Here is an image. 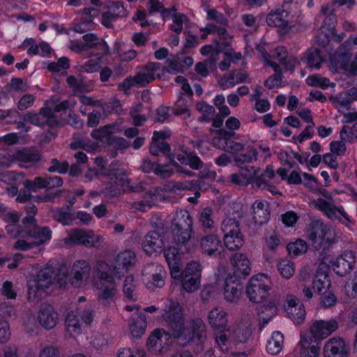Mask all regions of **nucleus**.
Instances as JSON below:
<instances>
[{
  "label": "nucleus",
  "mask_w": 357,
  "mask_h": 357,
  "mask_svg": "<svg viewBox=\"0 0 357 357\" xmlns=\"http://www.w3.org/2000/svg\"><path fill=\"white\" fill-rule=\"evenodd\" d=\"M182 249L183 248L173 245L165 251L164 255L169 266L175 267L176 265H180L181 256L179 252L183 253L185 252V250H183Z\"/></svg>",
  "instance_id": "nucleus-31"
},
{
  "label": "nucleus",
  "mask_w": 357,
  "mask_h": 357,
  "mask_svg": "<svg viewBox=\"0 0 357 357\" xmlns=\"http://www.w3.org/2000/svg\"><path fill=\"white\" fill-rule=\"evenodd\" d=\"M162 317L167 324L168 331L156 328L147 340L148 349L155 355L165 354L169 349L168 345L162 346L163 335L178 339L181 338L185 329L181 307L178 301L169 300Z\"/></svg>",
  "instance_id": "nucleus-1"
},
{
  "label": "nucleus",
  "mask_w": 357,
  "mask_h": 357,
  "mask_svg": "<svg viewBox=\"0 0 357 357\" xmlns=\"http://www.w3.org/2000/svg\"><path fill=\"white\" fill-rule=\"evenodd\" d=\"M243 287L241 280L228 275L225 280L224 296L231 303L237 302L242 294Z\"/></svg>",
  "instance_id": "nucleus-20"
},
{
  "label": "nucleus",
  "mask_w": 357,
  "mask_h": 357,
  "mask_svg": "<svg viewBox=\"0 0 357 357\" xmlns=\"http://www.w3.org/2000/svg\"><path fill=\"white\" fill-rule=\"evenodd\" d=\"M305 59L310 68H316L319 69L324 61L321 52L319 49H310L305 53Z\"/></svg>",
  "instance_id": "nucleus-34"
},
{
  "label": "nucleus",
  "mask_w": 357,
  "mask_h": 357,
  "mask_svg": "<svg viewBox=\"0 0 357 357\" xmlns=\"http://www.w3.org/2000/svg\"><path fill=\"white\" fill-rule=\"evenodd\" d=\"M266 23L270 26L279 27L287 31L291 28L289 13L284 8L271 12L266 17Z\"/></svg>",
  "instance_id": "nucleus-22"
},
{
  "label": "nucleus",
  "mask_w": 357,
  "mask_h": 357,
  "mask_svg": "<svg viewBox=\"0 0 357 357\" xmlns=\"http://www.w3.org/2000/svg\"><path fill=\"white\" fill-rule=\"evenodd\" d=\"M65 326L70 335H75L80 333V324L77 312L71 311L66 318Z\"/></svg>",
  "instance_id": "nucleus-33"
},
{
  "label": "nucleus",
  "mask_w": 357,
  "mask_h": 357,
  "mask_svg": "<svg viewBox=\"0 0 357 357\" xmlns=\"http://www.w3.org/2000/svg\"><path fill=\"white\" fill-rule=\"evenodd\" d=\"M158 63H149L144 69V73H139L134 76L136 84L141 86H145L147 84L155 79V73L157 72L160 67Z\"/></svg>",
  "instance_id": "nucleus-27"
},
{
  "label": "nucleus",
  "mask_w": 357,
  "mask_h": 357,
  "mask_svg": "<svg viewBox=\"0 0 357 357\" xmlns=\"http://www.w3.org/2000/svg\"><path fill=\"white\" fill-rule=\"evenodd\" d=\"M221 231L224 234V243L230 250L240 249L245 243L239 222L235 218H227L221 224Z\"/></svg>",
  "instance_id": "nucleus-5"
},
{
  "label": "nucleus",
  "mask_w": 357,
  "mask_h": 357,
  "mask_svg": "<svg viewBox=\"0 0 357 357\" xmlns=\"http://www.w3.org/2000/svg\"><path fill=\"white\" fill-rule=\"evenodd\" d=\"M24 229L27 236L36 240L33 242L36 247L43 245L51 238V230L47 227L38 226L36 221L34 224L24 225Z\"/></svg>",
  "instance_id": "nucleus-17"
},
{
  "label": "nucleus",
  "mask_w": 357,
  "mask_h": 357,
  "mask_svg": "<svg viewBox=\"0 0 357 357\" xmlns=\"http://www.w3.org/2000/svg\"><path fill=\"white\" fill-rule=\"evenodd\" d=\"M231 262L234 271L230 276L241 280L250 274V261L245 255L234 253L231 257Z\"/></svg>",
  "instance_id": "nucleus-18"
},
{
  "label": "nucleus",
  "mask_w": 357,
  "mask_h": 357,
  "mask_svg": "<svg viewBox=\"0 0 357 357\" xmlns=\"http://www.w3.org/2000/svg\"><path fill=\"white\" fill-rule=\"evenodd\" d=\"M200 30L202 31H207L208 33H216L223 40H226L229 38L227 31L224 27L218 26L213 24H208L205 28Z\"/></svg>",
  "instance_id": "nucleus-47"
},
{
  "label": "nucleus",
  "mask_w": 357,
  "mask_h": 357,
  "mask_svg": "<svg viewBox=\"0 0 357 357\" xmlns=\"http://www.w3.org/2000/svg\"><path fill=\"white\" fill-rule=\"evenodd\" d=\"M52 216L54 220L64 225H69L74 220L72 210L64 208H59L52 211Z\"/></svg>",
  "instance_id": "nucleus-36"
},
{
  "label": "nucleus",
  "mask_w": 357,
  "mask_h": 357,
  "mask_svg": "<svg viewBox=\"0 0 357 357\" xmlns=\"http://www.w3.org/2000/svg\"><path fill=\"white\" fill-rule=\"evenodd\" d=\"M162 266L158 263H149L147 264L143 271L142 274L147 280H150L151 278L159 272Z\"/></svg>",
  "instance_id": "nucleus-55"
},
{
  "label": "nucleus",
  "mask_w": 357,
  "mask_h": 357,
  "mask_svg": "<svg viewBox=\"0 0 357 357\" xmlns=\"http://www.w3.org/2000/svg\"><path fill=\"white\" fill-rule=\"evenodd\" d=\"M257 172H259V169H255L253 166L250 165L241 167L239 169V172L241 174V176H243L245 180H248V184L252 183L257 174Z\"/></svg>",
  "instance_id": "nucleus-52"
},
{
  "label": "nucleus",
  "mask_w": 357,
  "mask_h": 357,
  "mask_svg": "<svg viewBox=\"0 0 357 357\" xmlns=\"http://www.w3.org/2000/svg\"><path fill=\"white\" fill-rule=\"evenodd\" d=\"M270 213L268 210L253 211V220L255 225H262L268 221Z\"/></svg>",
  "instance_id": "nucleus-57"
},
{
  "label": "nucleus",
  "mask_w": 357,
  "mask_h": 357,
  "mask_svg": "<svg viewBox=\"0 0 357 357\" xmlns=\"http://www.w3.org/2000/svg\"><path fill=\"white\" fill-rule=\"evenodd\" d=\"M330 230H326V228L322 222L319 220H313L309 225V227L306 231L307 238L312 243H315L318 241L321 243L324 241L331 243L330 237L328 236L331 234Z\"/></svg>",
  "instance_id": "nucleus-19"
},
{
  "label": "nucleus",
  "mask_w": 357,
  "mask_h": 357,
  "mask_svg": "<svg viewBox=\"0 0 357 357\" xmlns=\"http://www.w3.org/2000/svg\"><path fill=\"white\" fill-rule=\"evenodd\" d=\"M13 158L20 162L31 166L39 162L42 158V155L40 151L35 147H24L16 151L13 154Z\"/></svg>",
  "instance_id": "nucleus-24"
},
{
  "label": "nucleus",
  "mask_w": 357,
  "mask_h": 357,
  "mask_svg": "<svg viewBox=\"0 0 357 357\" xmlns=\"http://www.w3.org/2000/svg\"><path fill=\"white\" fill-rule=\"evenodd\" d=\"M220 45L219 42H216V51L212 52L211 56L203 61V63L206 67L211 70H213L216 68V63L219 59V53L222 52Z\"/></svg>",
  "instance_id": "nucleus-51"
},
{
  "label": "nucleus",
  "mask_w": 357,
  "mask_h": 357,
  "mask_svg": "<svg viewBox=\"0 0 357 357\" xmlns=\"http://www.w3.org/2000/svg\"><path fill=\"white\" fill-rule=\"evenodd\" d=\"M275 51L278 56L280 57V62L284 66L285 70L291 72L294 71V69L297 63L296 59L293 56H290L288 59H286V51L284 47H278L275 49Z\"/></svg>",
  "instance_id": "nucleus-41"
},
{
  "label": "nucleus",
  "mask_w": 357,
  "mask_h": 357,
  "mask_svg": "<svg viewBox=\"0 0 357 357\" xmlns=\"http://www.w3.org/2000/svg\"><path fill=\"white\" fill-rule=\"evenodd\" d=\"M109 11H110L116 18L126 17L128 15V11L124 8L123 3L122 1H113L109 6Z\"/></svg>",
  "instance_id": "nucleus-49"
},
{
  "label": "nucleus",
  "mask_w": 357,
  "mask_h": 357,
  "mask_svg": "<svg viewBox=\"0 0 357 357\" xmlns=\"http://www.w3.org/2000/svg\"><path fill=\"white\" fill-rule=\"evenodd\" d=\"M284 344V336L280 331L273 333L271 339L266 344V351L272 354L276 355L280 352Z\"/></svg>",
  "instance_id": "nucleus-30"
},
{
  "label": "nucleus",
  "mask_w": 357,
  "mask_h": 357,
  "mask_svg": "<svg viewBox=\"0 0 357 357\" xmlns=\"http://www.w3.org/2000/svg\"><path fill=\"white\" fill-rule=\"evenodd\" d=\"M91 272V267L89 263L84 260L76 261L71 270L73 275L70 278V282L75 287H79L83 280H87Z\"/></svg>",
  "instance_id": "nucleus-21"
},
{
  "label": "nucleus",
  "mask_w": 357,
  "mask_h": 357,
  "mask_svg": "<svg viewBox=\"0 0 357 357\" xmlns=\"http://www.w3.org/2000/svg\"><path fill=\"white\" fill-rule=\"evenodd\" d=\"M277 268L282 278L289 279L295 272L294 265L292 262L282 259L278 262Z\"/></svg>",
  "instance_id": "nucleus-38"
},
{
  "label": "nucleus",
  "mask_w": 357,
  "mask_h": 357,
  "mask_svg": "<svg viewBox=\"0 0 357 357\" xmlns=\"http://www.w3.org/2000/svg\"><path fill=\"white\" fill-rule=\"evenodd\" d=\"M99 241V236L94 234L93 231L77 228L71 229L65 238L66 244L84 245L87 248L97 247Z\"/></svg>",
  "instance_id": "nucleus-8"
},
{
  "label": "nucleus",
  "mask_w": 357,
  "mask_h": 357,
  "mask_svg": "<svg viewBox=\"0 0 357 357\" xmlns=\"http://www.w3.org/2000/svg\"><path fill=\"white\" fill-rule=\"evenodd\" d=\"M201 247L208 256H215L220 259L226 257V252L223 249L222 242L215 234L204 236L200 241Z\"/></svg>",
  "instance_id": "nucleus-14"
},
{
  "label": "nucleus",
  "mask_w": 357,
  "mask_h": 357,
  "mask_svg": "<svg viewBox=\"0 0 357 357\" xmlns=\"http://www.w3.org/2000/svg\"><path fill=\"white\" fill-rule=\"evenodd\" d=\"M146 317L144 313L133 314L130 319V330L135 337H141L146 328Z\"/></svg>",
  "instance_id": "nucleus-26"
},
{
  "label": "nucleus",
  "mask_w": 357,
  "mask_h": 357,
  "mask_svg": "<svg viewBox=\"0 0 357 357\" xmlns=\"http://www.w3.org/2000/svg\"><path fill=\"white\" fill-rule=\"evenodd\" d=\"M282 79V73L274 74L268 77L264 82V86L268 89H272L274 87H279L281 86V81Z\"/></svg>",
  "instance_id": "nucleus-61"
},
{
  "label": "nucleus",
  "mask_w": 357,
  "mask_h": 357,
  "mask_svg": "<svg viewBox=\"0 0 357 357\" xmlns=\"http://www.w3.org/2000/svg\"><path fill=\"white\" fill-rule=\"evenodd\" d=\"M331 286L329 276L325 272H317L312 282V289L319 295L328 291Z\"/></svg>",
  "instance_id": "nucleus-29"
},
{
  "label": "nucleus",
  "mask_w": 357,
  "mask_h": 357,
  "mask_svg": "<svg viewBox=\"0 0 357 357\" xmlns=\"http://www.w3.org/2000/svg\"><path fill=\"white\" fill-rule=\"evenodd\" d=\"M166 276L165 271L163 269V267L161 268V270H159V272L153 275L150 280L151 284L155 287L161 288L165 285V278Z\"/></svg>",
  "instance_id": "nucleus-59"
},
{
  "label": "nucleus",
  "mask_w": 357,
  "mask_h": 357,
  "mask_svg": "<svg viewBox=\"0 0 357 357\" xmlns=\"http://www.w3.org/2000/svg\"><path fill=\"white\" fill-rule=\"evenodd\" d=\"M38 320L40 326L45 329H52L58 323V313L52 305L43 303L40 305L38 312Z\"/></svg>",
  "instance_id": "nucleus-16"
},
{
  "label": "nucleus",
  "mask_w": 357,
  "mask_h": 357,
  "mask_svg": "<svg viewBox=\"0 0 357 357\" xmlns=\"http://www.w3.org/2000/svg\"><path fill=\"white\" fill-rule=\"evenodd\" d=\"M208 320L209 324L214 330L222 332L227 326V313L222 308L215 307L209 312Z\"/></svg>",
  "instance_id": "nucleus-25"
},
{
  "label": "nucleus",
  "mask_w": 357,
  "mask_h": 357,
  "mask_svg": "<svg viewBox=\"0 0 357 357\" xmlns=\"http://www.w3.org/2000/svg\"><path fill=\"white\" fill-rule=\"evenodd\" d=\"M190 326L192 331L188 335L183 333L181 337L183 340L181 344L185 347L190 343H195L198 347L197 351H201L206 340V325L202 319L197 317L190 321Z\"/></svg>",
  "instance_id": "nucleus-6"
},
{
  "label": "nucleus",
  "mask_w": 357,
  "mask_h": 357,
  "mask_svg": "<svg viewBox=\"0 0 357 357\" xmlns=\"http://www.w3.org/2000/svg\"><path fill=\"white\" fill-rule=\"evenodd\" d=\"M173 24L171 25V30L180 33L183 30V22L187 20V17L184 14L174 13L172 16Z\"/></svg>",
  "instance_id": "nucleus-53"
},
{
  "label": "nucleus",
  "mask_w": 357,
  "mask_h": 357,
  "mask_svg": "<svg viewBox=\"0 0 357 357\" xmlns=\"http://www.w3.org/2000/svg\"><path fill=\"white\" fill-rule=\"evenodd\" d=\"M271 287L270 279L263 273L252 276L245 289V294L249 301L255 303H260L269 295Z\"/></svg>",
  "instance_id": "nucleus-4"
},
{
  "label": "nucleus",
  "mask_w": 357,
  "mask_h": 357,
  "mask_svg": "<svg viewBox=\"0 0 357 357\" xmlns=\"http://www.w3.org/2000/svg\"><path fill=\"white\" fill-rule=\"evenodd\" d=\"M321 295V303L324 307H331L334 305L337 302L335 296L331 291H324Z\"/></svg>",
  "instance_id": "nucleus-63"
},
{
  "label": "nucleus",
  "mask_w": 357,
  "mask_h": 357,
  "mask_svg": "<svg viewBox=\"0 0 357 357\" xmlns=\"http://www.w3.org/2000/svg\"><path fill=\"white\" fill-rule=\"evenodd\" d=\"M213 211L209 208H205L200 213L199 222L201 224L204 231L206 233L207 230H211L215 227V222L213 219Z\"/></svg>",
  "instance_id": "nucleus-32"
},
{
  "label": "nucleus",
  "mask_w": 357,
  "mask_h": 357,
  "mask_svg": "<svg viewBox=\"0 0 357 357\" xmlns=\"http://www.w3.org/2000/svg\"><path fill=\"white\" fill-rule=\"evenodd\" d=\"M344 141H333L330 144V149L333 153L337 155H342L345 153L347 146L344 143Z\"/></svg>",
  "instance_id": "nucleus-64"
},
{
  "label": "nucleus",
  "mask_w": 357,
  "mask_h": 357,
  "mask_svg": "<svg viewBox=\"0 0 357 357\" xmlns=\"http://www.w3.org/2000/svg\"><path fill=\"white\" fill-rule=\"evenodd\" d=\"M201 265L197 261H190L183 271L181 284L185 291L192 293L200 286Z\"/></svg>",
  "instance_id": "nucleus-9"
},
{
  "label": "nucleus",
  "mask_w": 357,
  "mask_h": 357,
  "mask_svg": "<svg viewBox=\"0 0 357 357\" xmlns=\"http://www.w3.org/2000/svg\"><path fill=\"white\" fill-rule=\"evenodd\" d=\"M298 347L299 357H319V342L312 337L301 336Z\"/></svg>",
  "instance_id": "nucleus-23"
},
{
  "label": "nucleus",
  "mask_w": 357,
  "mask_h": 357,
  "mask_svg": "<svg viewBox=\"0 0 357 357\" xmlns=\"http://www.w3.org/2000/svg\"><path fill=\"white\" fill-rule=\"evenodd\" d=\"M46 177L36 176L33 181L25 180L23 182L24 187L28 191L36 192L37 189H43L47 187L46 185Z\"/></svg>",
  "instance_id": "nucleus-40"
},
{
  "label": "nucleus",
  "mask_w": 357,
  "mask_h": 357,
  "mask_svg": "<svg viewBox=\"0 0 357 357\" xmlns=\"http://www.w3.org/2000/svg\"><path fill=\"white\" fill-rule=\"evenodd\" d=\"M207 19L216 21L221 25L227 26L228 24V20L224 15L215 9H209L207 10Z\"/></svg>",
  "instance_id": "nucleus-58"
},
{
  "label": "nucleus",
  "mask_w": 357,
  "mask_h": 357,
  "mask_svg": "<svg viewBox=\"0 0 357 357\" xmlns=\"http://www.w3.org/2000/svg\"><path fill=\"white\" fill-rule=\"evenodd\" d=\"M280 305V297L274 296L272 297L267 304L261 307V311L264 314H270V315H275L278 313V306Z\"/></svg>",
  "instance_id": "nucleus-43"
},
{
  "label": "nucleus",
  "mask_w": 357,
  "mask_h": 357,
  "mask_svg": "<svg viewBox=\"0 0 357 357\" xmlns=\"http://www.w3.org/2000/svg\"><path fill=\"white\" fill-rule=\"evenodd\" d=\"M336 23L337 19L335 14L326 16L320 28L321 35L323 34L326 31H328L330 33H333Z\"/></svg>",
  "instance_id": "nucleus-50"
},
{
  "label": "nucleus",
  "mask_w": 357,
  "mask_h": 357,
  "mask_svg": "<svg viewBox=\"0 0 357 357\" xmlns=\"http://www.w3.org/2000/svg\"><path fill=\"white\" fill-rule=\"evenodd\" d=\"M323 354L324 357H349L350 347L344 338L333 337L326 342Z\"/></svg>",
  "instance_id": "nucleus-10"
},
{
  "label": "nucleus",
  "mask_w": 357,
  "mask_h": 357,
  "mask_svg": "<svg viewBox=\"0 0 357 357\" xmlns=\"http://www.w3.org/2000/svg\"><path fill=\"white\" fill-rule=\"evenodd\" d=\"M287 314L289 318L297 324L302 323L305 317V310L303 304H300L298 307L296 308H288Z\"/></svg>",
  "instance_id": "nucleus-44"
},
{
  "label": "nucleus",
  "mask_w": 357,
  "mask_h": 357,
  "mask_svg": "<svg viewBox=\"0 0 357 357\" xmlns=\"http://www.w3.org/2000/svg\"><path fill=\"white\" fill-rule=\"evenodd\" d=\"M25 210L27 215L22 219V224L24 225L34 224V222L36 221L34 216L37 213V208L34 204L29 203L26 205Z\"/></svg>",
  "instance_id": "nucleus-56"
},
{
  "label": "nucleus",
  "mask_w": 357,
  "mask_h": 357,
  "mask_svg": "<svg viewBox=\"0 0 357 357\" xmlns=\"http://www.w3.org/2000/svg\"><path fill=\"white\" fill-rule=\"evenodd\" d=\"M218 84L223 90L234 86L236 85V81L234 79L232 72H231L229 75H224L218 80Z\"/></svg>",
  "instance_id": "nucleus-60"
},
{
  "label": "nucleus",
  "mask_w": 357,
  "mask_h": 357,
  "mask_svg": "<svg viewBox=\"0 0 357 357\" xmlns=\"http://www.w3.org/2000/svg\"><path fill=\"white\" fill-rule=\"evenodd\" d=\"M251 184L253 188L266 189L273 194L276 193L275 187L274 185H270L268 183V179L264 176L262 173L259 174V172H257V174H256Z\"/></svg>",
  "instance_id": "nucleus-39"
},
{
  "label": "nucleus",
  "mask_w": 357,
  "mask_h": 357,
  "mask_svg": "<svg viewBox=\"0 0 357 357\" xmlns=\"http://www.w3.org/2000/svg\"><path fill=\"white\" fill-rule=\"evenodd\" d=\"M58 278L54 268L45 267L38 271V273L28 282L27 299L29 302H34L36 299V294L38 291H44L50 287L54 282L56 281L59 285L65 283L63 278L68 275L66 267L61 266L59 270Z\"/></svg>",
  "instance_id": "nucleus-2"
},
{
  "label": "nucleus",
  "mask_w": 357,
  "mask_h": 357,
  "mask_svg": "<svg viewBox=\"0 0 357 357\" xmlns=\"http://www.w3.org/2000/svg\"><path fill=\"white\" fill-rule=\"evenodd\" d=\"M245 149L243 144L234 142V141H226V144L223 146L222 150L235 153L243 151Z\"/></svg>",
  "instance_id": "nucleus-62"
},
{
  "label": "nucleus",
  "mask_w": 357,
  "mask_h": 357,
  "mask_svg": "<svg viewBox=\"0 0 357 357\" xmlns=\"http://www.w3.org/2000/svg\"><path fill=\"white\" fill-rule=\"evenodd\" d=\"M192 225V218L186 210L176 212L171 222L172 243L183 248L185 252H189L188 245L193 232Z\"/></svg>",
  "instance_id": "nucleus-3"
},
{
  "label": "nucleus",
  "mask_w": 357,
  "mask_h": 357,
  "mask_svg": "<svg viewBox=\"0 0 357 357\" xmlns=\"http://www.w3.org/2000/svg\"><path fill=\"white\" fill-rule=\"evenodd\" d=\"M17 317V311L15 307L8 302L0 303V319L5 321L15 320Z\"/></svg>",
  "instance_id": "nucleus-37"
},
{
  "label": "nucleus",
  "mask_w": 357,
  "mask_h": 357,
  "mask_svg": "<svg viewBox=\"0 0 357 357\" xmlns=\"http://www.w3.org/2000/svg\"><path fill=\"white\" fill-rule=\"evenodd\" d=\"M287 250L290 255L295 256L305 253L307 250V244L305 241L298 239L294 243H290L287 246Z\"/></svg>",
  "instance_id": "nucleus-45"
},
{
  "label": "nucleus",
  "mask_w": 357,
  "mask_h": 357,
  "mask_svg": "<svg viewBox=\"0 0 357 357\" xmlns=\"http://www.w3.org/2000/svg\"><path fill=\"white\" fill-rule=\"evenodd\" d=\"M82 39L84 41L83 44L86 51L89 49L98 47V49L104 52L105 54H107L109 50L107 45L103 40H100L97 35L93 33H89L84 35Z\"/></svg>",
  "instance_id": "nucleus-28"
},
{
  "label": "nucleus",
  "mask_w": 357,
  "mask_h": 357,
  "mask_svg": "<svg viewBox=\"0 0 357 357\" xmlns=\"http://www.w3.org/2000/svg\"><path fill=\"white\" fill-rule=\"evenodd\" d=\"M134 281L133 275H129L126 278L123 284V293L125 296L130 300H135L133 294L135 287L134 285Z\"/></svg>",
  "instance_id": "nucleus-54"
},
{
  "label": "nucleus",
  "mask_w": 357,
  "mask_h": 357,
  "mask_svg": "<svg viewBox=\"0 0 357 357\" xmlns=\"http://www.w3.org/2000/svg\"><path fill=\"white\" fill-rule=\"evenodd\" d=\"M52 165L47 169L49 172H56L59 174H66L69 168V164L67 161H59L56 158L51 160Z\"/></svg>",
  "instance_id": "nucleus-48"
},
{
  "label": "nucleus",
  "mask_w": 357,
  "mask_h": 357,
  "mask_svg": "<svg viewBox=\"0 0 357 357\" xmlns=\"http://www.w3.org/2000/svg\"><path fill=\"white\" fill-rule=\"evenodd\" d=\"M334 272L342 277L350 273L356 264V259L352 251H346L333 261H330Z\"/></svg>",
  "instance_id": "nucleus-11"
},
{
  "label": "nucleus",
  "mask_w": 357,
  "mask_h": 357,
  "mask_svg": "<svg viewBox=\"0 0 357 357\" xmlns=\"http://www.w3.org/2000/svg\"><path fill=\"white\" fill-rule=\"evenodd\" d=\"M22 119L32 125L44 128H52L58 125L59 121L55 114L50 107H43L38 113L29 112L23 114Z\"/></svg>",
  "instance_id": "nucleus-7"
},
{
  "label": "nucleus",
  "mask_w": 357,
  "mask_h": 357,
  "mask_svg": "<svg viewBox=\"0 0 357 357\" xmlns=\"http://www.w3.org/2000/svg\"><path fill=\"white\" fill-rule=\"evenodd\" d=\"M99 278L101 282L98 298L105 305H109L112 301L116 289L114 282H113V275L108 272H100Z\"/></svg>",
  "instance_id": "nucleus-13"
},
{
  "label": "nucleus",
  "mask_w": 357,
  "mask_h": 357,
  "mask_svg": "<svg viewBox=\"0 0 357 357\" xmlns=\"http://www.w3.org/2000/svg\"><path fill=\"white\" fill-rule=\"evenodd\" d=\"M339 324L335 319L328 321L319 320L310 326V335L313 340H321L326 338L338 328Z\"/></svg>",
  "instance_id": "nucleus-12"
},
{
  "label": "nucleus",
  "mask_w": 357,
  "mask_h": 357,
  "mask_svg": "<svg viewBox=\"0 0 357 357\" xmlns=\"http://www.w3.org/2000/svg\"><path fill=\"white\" fill-rule=\"evenodd\" d=\"M257 149L254 147H250L248 149L247 153H239L234 156V161L237 163V165H240L246 162H250L252 160H256L257 157Z\"/></svg>",
  "instance_id": "nucleus-42"
},
{
  "label": "nucleus",
  "mask_w": 357,
  "mask_h": 357,
  "mask_svg": "<svg viewBox=\"0 0 357 357\" xmlns=\"http://www.w3.org/2000/svg\"><path fill=\"white\" fill-rule=\"evenodd\" d=\"M111 183H114L119 187H124L128 185L129 179L126 172L121 169H117L111 177Z\"/></svg>",
  "instance_id": "nucleus-46"
},
{
  "label": "nucleus",
  "mask_w": 357,
  "mask_h": 357,
  "mask_svg": "<svg viewBox=\"0 0 357 357\" xmlns=\"http://www.w3.org/2000/svg\"><path fill=\"white\" fill-rule=\"evenodd\" d=\"M142 246L149 255L162 250L165 246V241L163 236L159 232L158 227L157 229L151 230L144 236Z\"/></svg>",
  "instance_id": "nucleus-15"
},
{
  "label": "nucleus",
  "mask_w": 357,
  "mask_h": 357,
  "mask_svg": "<svg viewBox=\"0 0 357 357\" xmlns=\"http://www.w3.org/2000/svg\"><path fill=\"white\" fill-rule=\"evenodd\" d=\"M136 261L135 253L130 250H126L119 253L116 257V262L119 266L128 268L130 266H133Z\"/></svg>",
  "instance_id": "nucleus-35"
}]
</instances>
